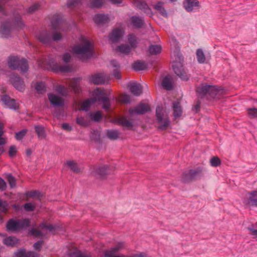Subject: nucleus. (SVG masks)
<instances>
[{
  "label": "nucleus",
  "mask_w": 257,
  "mask_h": 257,
  "mask_svg": "<svg viewBox=\"0 0 257 257\" xmlns=\"http://www.w3.org/2000/svg\"><path fill=\"white\" fill-rule=\"evenodd\" d=\"M72 51L79 59L87 60L92 55V43L88 38L81 36L78 42L72 47Z\"/></svg>",
  "instance_id": "f257e3e1"
},
{
  "label": "nucleus",
  "mask_w": 257,
  "mask_h": 257,
  "mask_svg": "<svg viewBox=\"0 0 257 257\" xmlns=\"http://www.w3.org/2000/svg\"><path fill=\"white\" fill-rule=\"evenodd\" d=\"M107 92L103 89L97 88L92 92V98L82 102L78 109L87 110L90 106L97 101H100L103 104V108L106 110L109 109L110 103L106 97Z\"/></svg>",
  "instance_id": "f03ea898"
},
{
  "label": "nucleus",
  "mask_w": 257,
  "mask_h": 257,
  "mask_svg": "<svg viewBox=\"0 0 257 257\" xmlns=\"http://www.w3.org/2000/svg\"><path fill=\"white\" fill-rule=\"evenodd\" d=\"M30 225L29 219H10L7 222L6 227L8 232H17L28 227Z\"/></svg>",
  "instance_id": "7ed1b4c3"
},
{
  "label": "nucleus",
  "mask_w": 257,
  "mask_h": 257,
  "mask_svg": "<svg viewBox=\"0 0 257 257\" xmlns=\"http://www.w3.org/2000/svg\"><path fill=\"white\" fill-rule=\"evenodd\" d=\"M126 42L127 44H121L118 46L116 50L121 53L128 54L132 50L137 47L139 40L135 34L130 33L127 36Z\"/></svg>",
  "instance_id": "20e7f679"
},
{
  "label": "nucleus",
  "mask_w": 257,
  "mask_h": 257,
  "mask_svg": "<svg viewBox=\"0 0 257 257\" xmlns=\"http://www.w3.org/2000/svg\"><path fill=\"white\" fill-rule=\"evenodd\" d=\"M8 65L10 68L13 69L20 68L22 72H25L28 69L27 61L24 59H20L16 56H12L9 58Z\"/></svg>",
  "instance_id": "39448f33"
},
{
  "label": "nucleus",
  "mask_w": 257,
  "mask_h": 257,
  "mask_svg": "<svg viewBox=\"0 0 257 257\" xmlns=\"http://www.w3.org/2000/svg\"><path fill=\"white\" fill-rule=\"evenodd\" d=\"M156 116L159 127L162 130L166 129L169 125V121L166 111L162 106L157 107Z\"/></svg>",
  "instance_id": "423d86ee"
},
{
  "label": "nucleus",
  "mask_w": 257,
  "mask_h": 257,
  "mask_svg": "<svg viewBox=\"0 0 257 257\" xmlns=\"http://www.w3.org/2000/svg\"><path fill=\"white\" fill-rule=\"evenodd\" d=\"M197 92L200 95L208 93L211 97L218 98L217 95L221 94L222 91L214 86L205 85L198 87Z\"/></svg>",
  "instance_id": "0eeeda50"
},
{
  "label": "nucleus",
  "mask_w": 257,
  "mask_h": 257,
  "mask_svg": "<svg viewBox=\"0 0 257 257\" xmlns=\"http://www.w3.org/2000/svg\"><path fill=\"white\" fill-rule=\"evenodd\" d=\"M48 98L50 103L54 106L62 107L64 104V98L54 92L48 93Z\"/></svg>",
  "instance_id": "6e6552de"
},
{
  "label": "nucleus",
  "mask_w": 257,
  "mask_h": 257,
  "mask_svg": "<svg viewBox=\"0 0 257 257\" xmlns=\"http://www.w3.org/2000/svg\"><path fill=\"white\" fill-rule=\"evenodd\" d=\"M110 80V77L104 73H99L92 75L90 81L95 84H102L108 83Z\"/></svg>",
  "instance_id": "1a4fd4ad"
},
{
  "label": "nucleus",
  "mask_w": 257,
  "mask_h": 257,
  "mask_svg": "<svg viewBox=\"0 0 257 257\" xmlns=\"http://www.w3.org/2000/svg\"><path fill=\"white\" fill-rule=\"evenodd\" d=\"M173 69L175 73L182 80H186L188 77L186 73L184 71L183 65L181 61H174L172 65Z\"/></svg>",
  "instance_id": "9d476101"
},
{
  "label": "nucleus",
  "mask_w": 257,
  "mask_h": 257,
  "mask_svg": "<svg viewBox=\"0 0 257 257\" xmlns=\"http://www.w3.org/2000/svg\"><path fill=\"white\" fill-rule=\"evenodd\" d=\"M243 203L249 206H257V191L249 192L244 199Z\"/></svg>",
  "instance_id": "9b49d317"
},
{
  "label": "nucleus",
  "mask_w": 257,
  "mask_h": 257,
  "mask_svg": "<svg viewBox=\"0 0 257 257\" xmlns=\"http://www.w3.org/2000/svg\"><path fill=\"white\" fill-rule=\"evenodd\" d=\"M14 27L10 26L9 22H6L2 24L0 27V37L2 38H8L10 36L12 30Z\"/></svg>",
  "instance_id": "f8f14e48"
},
{
  "label": "nucleus",
  "mask_w": 257,
  "mask_h": 257,
  "mask_svg": "<svg viewBox=\"0 0 257 257\" xmlns=\"http://www.w3.org/2000/svg\"><path fill=\"white\" fill-rule=\"evenodd\" d=\"M183 7L188 12H191L199 8V3L197 0H184Z\"/></svg>",
  "instance_id": "ddd939ff"
},
{
  "label": "nucleus",
  "mask_w": 257,
  "mask_h": 257,
  "mask_svg": "<svg viewBox=\"0 0 257 257\" xmlns=\"http://www.w3.org/2000/svg\"><path fill=\"white\" fill-rule=\"evenodd\" d=\"M111 19L108 15L105 14H97L93 18L94 22L98 25L107 24L110 21Z\"/></svg>",
  "instance_id": "4468645a"
},
{
  "label": "nucleus",
  "mask_w": 257,
  "mask_h": 257,
  "mask_svg": "<svg viewBox=\"0 0 257 257\" xmlns=\"http://www.w3.org/2000/svg\"><path fill=\"white\" fill-rule=\"evenodd\" d=\"M149 110L148 105L141 103L135 107L129 110V112L131 115L143 114Z\"/></svg>",
  "instance_id": "2eb2a0df"
},
{
  "label": "nucleus",
  "mask_w": 257,
  "mask_h": 257,
  "mask_svg": "<svg viewBox=\"0 0 257 257\" xmlns=\"http://www.w3.org/2000/svg\"><path fill=\"white\" fill-rule=\"evenodd\" d=\"M124 33V31L122 28H115L109 34V39L112 42L117 41L123 36Z\"/></svg>",
  "instance_id": "dca6fc26"
},
{
  "label": "nucleus",
  "mask_w": 257,
  "mask_h": 257,
  "mask_svg": "<svg viewBox=\"0 0 257 257\" xmlns=\"http://www.w3.org/2000/svg\"><path fill=\"white\" fill-rule=\"evenodd\" d=\"M11 81L14 87L19 91H23L25 89V84L23 81L18 76L12 75Z\"/></svg>",
  "instance_id": "f3484780"
},
{
  "label": "nucleus",
  "mask_w": 257,
  "mask_h": 257,
  "mask_svg": "<svg viewBox=\"0 0 257 257\" xmlns=\"http://www.w3.org/2000/svg\"><path fill=\"white\" fill-rule=\"evenodd\" d=\"M128 88L130 91L135 95L139 96L142 93V86L137 82H130L128 83Z\"/></svg>",
  "instance_id": "a211bd4d"
},
{
  "label": "nucleus",
  "mask_w": 257,
  "mask_h": 257,
  "mask_svg": "<svg viewBox=\"0 0 257 257\" xmlns=\"http://www.w3.org/2000/svg\"><path fill=\"white\" fill-rule=\"evenodd\" d=\"M16 257H38V254L33 251H26L24 248L18 249L15 252Z\"/></svg>",
  "instance_id": "6ab92c4d"
},
{
  "label": "nucleus",
  "mask_w": 257,
  "mask_h": 257,
  "mask_svg": "<svg viewBox=\"0 0 257 257\" xmlns=\"http://www.w3.org/2000/svg\"><path fill=\"white\" fill-rule=\"evenodd\" d=\"M65 166L68 167L70 170L78 173L80 172L83 168L81 166L73 160H68L65 163Z\"/></svg>",
  "instance_id": "aec40b11"
},
{
  "label": "nucleus",
  "mask_w": 257,
  "mask_h": 257,
  "mask_svg": "<svg viewBox=\"0 0 257 257\" xmlns=\"http://www.w3.org/2000/svg\"><path fill=\"white\" fill-rule=\"evenodd\" d=\"M2 101L7 107L10 109H16L18 108V104L15 102V100L11 99L7 95H3Z\"/></svg>",
  "instance_id": "412c9836"
},
{
  "label": "nucleus",
  "mask_w": 257,
  "mask_h": 257,
  "mask_svg": "<svg viewBox=\"0 0 257 257\" xmlns=\"http://www.w3.org/2000/svg\"><path fill=\"white\" fill-rule=\"evenodd\" d=\"M110 67L112 69V74L117 79H120L121 74L120 72V65L118 62L115 60L110 62Z\"/></svg>",
  "instance_id": "4be33fe9"
},
{
  "label": "nucleus",
  "mask_w": 257,
  "mask_h": 257,
  "mask_svg": "<svg viewBox=\"0 0 257 257\" xmlns=\"http://www.w3.org/2000/svg\"><path fill=\"white\" fill-rule=\"evenodd\" d=\"M123 247V243L119 242L115 246L111 247L109 250H106L104 253L105 257H114L116 255L114 254Z\"/></svg>",
  "instance_id": "5701e85b"
},
{
  "label": "nucleus",
  "mask_w": 257,
  "mask_h": 257,
  "mask_svg": "<svg viewBox=\"0 0 257 257\" xmlns=\"http://www.w3.org/2000/svg\"><path fill=\"white\" fill-rule=\"evenodd\" d=\"M134 5L139 9L143 10L147 14L150 16L152 15L151 10L148 7L146 3L137 0L135 2Z\"/></svg>",
  "instance_id": "b1692460"
},
{
  "label": "nucleus",
  "mask_w": 257,
  "mask_h": 257,
  "mask_svg": "<svg viewBox=\"0 0 257 257\" xmlns=\"http://www.w3.org/2000/svg\"><path fill=\"white\" fill-rule=\"evenodd\" d=\"M37 38L40 41L44 44L49 43L51 40L49 33L47 31L40 32L37 35Z\"/></svg>",
  "instance_id": "393cba45"
},
{
  "label": "nucleus",
  "mask_w": 257,
  "mask_h": 257,
  "mask_svg": "<svg viewBox=\"0 0 257 257\" xmlns=\"http://www.w3.org/2000/svg\"><path fill=\"white\" fill-rule=\"evenodd\" d=\"M162 86L167 90H171L173 88V80L171 76H167L164 77L162 82Z\"/></svg>",
  "instance_id": "a878e982"
},
{
  "label": "nucleus",
  "mask_w": 257,
  "mask_h": 257,
  "mask_svg": "<svg viewBox=\"0 0 257 257\" xmlns=\"http://www.w3.org/2000/svg\"><path fill=\"white\" fill-rule=\"evenodd\" d=\"M19 240L15 236H10L4 239L3 243L10 246H14L19 242Z\"/></svg>",
  "instance_id": "bb28decb"
},
{
  "label": "nucleus",
  "mask_w": 257,
  "mask_h": 257,
  "mask_svg": "<svg viewBox=\"0 0 257 257\" xmlns=\"http://www.w3.org/2000/svg\"><path fill=\"white\" fill-rule=\"evenodd\" d=\"M55 93H57L59 95L64 97L67 95L68 90L63 85H58L55 87Z\"/></svg>",
  "instance_id": "cd10ccee"
},
{
  "label": "nucleus",
  "mask_w": 257,
  "mask_h": 257,
  "mask_svg": "<svg viewBox=\"0 0 257 257\" xmlns=\"http://www.w3.org/2000/svg\"><path fill=\"white\" fill-rule=\"evenodd\" d=\"M162 51V47L159 45H151L148 49V52L151 55H157Z\"/></svg>",
  "instance_id": "c85d7f7f"
},
{
  "label": "nucleus",
  "mask_w": 257,
  "mask_h": 257,
  "mask_svg": "<svg viewBox=\"0 0 257 257\" xmlns=\"http://www.w3.org/2000/svg\"><path fill=\"white\" fill-rule=\"evenodd\" d=\"M108 169L106 165H102L95 169V174L98 175H108Z\"/></svg>",
  "instance_id": "c756f323"
},
{
  "label": "nucleus",
  "mask_w": 257,
  "mask_h": 257,
  "mask_svg": "<svg viewBox=\"0 0 257 257\" xmlns=\"http://www.w3.org/2000/svg\"><path fill=\"white\" fill-rule=\"evenodd\" d=\"M77 123L82 126H87L89 122V116L78 115L76 118Z\"/></svg>",
  "instance_id": "7c9ffc66"
},
{
  "label": "nucleus",
  "mask_w": 257,
  "mask_h": 257,
  "mask_svg": "<svg viewBox=\"0 0 257 257\" xmlns=\"http://www.w3.org/2000/svg\"><path fill=\"white\" fill-rule=\"evenodd\" d=\"M69 86L75 93H79L80 91L79 87V79H74L71 80L69 83Z\"/></svg>",
  "instance_id": "2f4dec72"
},
{
  "label": "nucleus",
  "mask_w": 257,
  "mask_h": 257,
  "mask_svg": "<svg viewBox=\"0 0 257 257\" xmlns=\"http://www.w3.org/2000/svg\"><path fill=\"white\" fill-rule=\"evenodd\" d=\"M130 21L132 25L137 28L141 27L144 24V21L141 18L136 16L132 17Z\"/></svg>",
  "instance_id": "473e14b6"
},
{
  "label": "nucleus",
  "mask_w": 257,
  "mask_h": 257,
  "mask_svg": "<svg viewBox=\"0 0 257 257\" xmlns=\"http://www.w3.org/2000/svg\"><path fill=\"white\" fill-rule=\"evenodd\" d=\"M174 115L175 117H178L182 114V109L180 105V102L177 100L173 104Z\"/></svg>",
  "instance_id": "72a5a7b5"
},
{
  "label": "nucleus",
  "mask_w": 257,
  "mask_h": 257,
  "mask_svg": "<svg viewBox=\"0 0 257 257\" xmlns=\"http://www.w3.org/2000/svg\"><path fill=\"white\" fill-rule=\"evenodd\" d=\"M35 131L38 135V137L40 139H44L46 138V133L44 127L42 125L35 126Z\"/></svg>",
  "instance_id": "f704fd0d"
},
{
  "label": "nucleus",
  "mask_w": 257,
  "mask_h": 257,
  "mask_svg": "<svg viewBox=\"0 0 257 257\" xmlns=\"http://www.w3.org/2000/svg\"><path fill=\"white\" fill-rule=\"evenodd\" d=\"M154 8L158 12H159L162 16L167 17V13L164 8L163 7V3L162 2H158L154 6Z\"/></svg>",
  "instance_id": "c9c22d12"
},
{
  "label": "nucleus",
  "mask_w": 257,
  "mask_h": 257,
  "mask_svg": "<svg viewBox=\"0 0 257 257\" xmlns=\"http://www.w3.org/2000/svg\"><path fill=\"white\" fill-rule=\"evenodd\" d=\"M117 122L122 125L123 126H125L128 128H130L133 126V122L128 120L127 119L124 117H120L117 118Z\"/></svg>",
  "instance_id": "e433bc0d"
},
{
  "label": "nucleus",
  "mask_w": 257,
  "mask_h": 257,
  "mask_svg": "<svg viewBox=\"0 0 257 257\" xmlns=\"http://www.w3.org/2000/svg\"><path fill=\"white\" fill-rule=\"evenodd\" d=\"M103 3V0H88V5L91 8H100Z\"/></svg>",
  "instance_id": "4c0bfd02"
},
{
  "label": "nucleus",
  "mask_w": 257,
  "mask_h": 257,
  "mask_svg": "<svg viewBox=\"0 0 257 257\" xmlns=\"http://www.w3.org/2000/svg\"><path fill=\"white\" fill-rule=\"evenodd\" d=\"M39 228L41 230L47 229L50 232H53L56 228V226L52 224H47L45 222H42L39 225Z\"/></svg>",
  "instance_id": "58836bf2"
},
{
  "label": "nucleus",
  "mask_w": 257,
  "mask_h": 257,
  "mask_svg": "<svg viewBox=\"0 0 257 257\" xmlns=\"http://www.w3.org/2000/svg\"><path fill=\"white\" fill-rule=\"evenodd\" d=\"M133 68L136 70H143L147 68V65L144 62L137 61L133 64Z\"/></svg>",
  "instance_id": "ea45409f"
},
{
  "label": "nucleus",
  "mask_w": 257,
  "mask_h": 257,
  "mask_svg": "<svg viewBox=\"0 0 257 257\" xmlns=\"http://www.w3.org/2000/svg\"><path fill=\"white\" fill-rule=\"evenodd\" d=\"M196 57L198 62L199 63H203L205 61V57L203 51L201 49H198L196 51Z\"/></svg>",
  "instance_id": "a19ab883"
},
{
  "label": "nucleus",
  "mask_w": 257,
  "mask_h": 257,
  "mask_svg": "<svg viewBox=\"0 0 257 257\" xmlns=\"http://www.w3.org/2000/svg\"><path fill=\"white\" fill-rule=\"evenodd\" d=\"M119 133L116 130H108L107 132V136L111 140H116L119 137Z\"/></svg>",
  "instance_id": "79ce46f5"
},
{
  "label": "nucleus",
  "mask_w": 257,
  "mask_h": 257,
  "mask_svg": "<svg viewBox=\"0 0 257 257\" xmlns=\"http://www.w3.org/2000/svg\"><path fill=\"white\" fill-rule=\"evenodd\" d=\"M102 117L101 113L100 111H96L95 112L90 113L89 114V117H90L92 120L98 121Z\"/></svg>",
  "instance_id": "37998d69"
},
{
  "label": "nucleus",
  "mask_w": 257,
  "mask_h": 257,
  "mask_svg": "<svg viewBox=\"0 0 257 257\" xmlns=\"http://www.w3.org/2000/svg\"><path fill=\"white\" fill-rule=\"evenodd\" d=\"M14 23L15 27H16L17 29L22 28V27L24 26V24L21 21L20 16L19 15H17L15 17Z\"/></svg>",
  "instance_id": "c03bdc74"
},
{
  "label": "nucleus",
  "mask_w": 257,
  "mask_h": 257,
  "mask_svg": "<svg viewBox=\"0 0 257 257\" xmlns=\"http://www.w3.org/2000/svg\"><path fill=\"white\" fill-rule=\"evenodd\" d=\"M210 165L212 167H217L221 164L220 159L217 157H213L210 160Z\"/></svg>",
  "instance_id": "a18cd8bd"
},
{
  "label": "nucleus",
  "mask_w": 257,
  "mask_h": 257,
  "mask_svg": "<svg viewBox=\"0 0 257 257\" xmlns=\"http://www.w3.org/2000/svg\"><path fill=\"white\" fill-rule=\"evenodd\" d=\"M35 89L38 92L42 93L45 91L46 85L42 82H37L35 85Z\"/></svg>",
  "instance_id": "49530a36"
},
{
  "label": "nucleus",
  "mask_w": 257,
  "mask_h": 257,
  "mask_svg": "<svg viewBox=\"0 0 257 257\" xmlns=\"http://www.w3.org/2000/svg\"><path fill=\"white\" fill-rule=\"evenodd\" d=\"M4 132H0V153H3L4 152L3 145H4L6 142L7 140L5 137H3Z\"/></svg>",
  "instance_id": "de8ad7c7"
},
{
  "label": "nucleus",
  "mask_w": 257,
  "mask_h": 257,
  "mask_svg": "<svg viewBox=\"0 0 257 257\" xmlns=\"http://www.w3.org/2000/svg\"><path fill=\"white\" fill-rule=\"evenodd\" d=\"M30 233L36 237H43L44 234L41 231L36 228H32L30 231Z\"/></svg>",
  "instance_id": "09e8293b"
},
{
  "label": "nucleus",
  "mask_w": 257,
  "mask_h": 257,
  "mask_svg": "<svg viewBox=\"0 0 257 257\" xmlns=\"http://www.w3.org/2000/svg\"><path fill=\"white\" fill-rule=\"evenodd\" d=\"M247 114L251 118H257V108H250L247 109Z\"/></svg>",
  "instance_id": "8fccbe9b"
},
{
  "label": "nucleus",
  "mask_w": 257,
  "mask_h": 257,
  "mask_svg": "<svg viewBox=\"0 0 257 257\" xmlns=\"http://www.w3.org/2000/svg\"><path fill=\"white\" fill-rule=\"evenodd\" d=\"M83 0H68L67 3V5L69 7H73L78 6L82 4Z\"/></svg>",
  "instance_id": "3c124183"
},
{
  "label": "nucleus",
  "mask_w": 257,
  "mask_h": 257,
  "mask_svg": "<svg viewBox=\"0 0 257 257\" xmlns=\"http://www.w3.org/2000/svg\"><path fill=\"white\" fill-rule=\"evenodd\" d=\"M54 69L56 71L67 72L70 70V67L68 65H65L54 68Z\"/></svg>",
  "instance_id": "603ef678"
},
{
  "label": "nucleus",
  "mask_w": 257,
  "mask_h": 257,
  "mask_svg": "<svg viewBox=\"0 0 257 257\" xmlns=\"http://www.w3.org/2000/svg\"><path fill=\"white\" fill-rule=\"evenodd\" d=\"M28 130L24 129L16 134V138L18 140H22L26 135Z\"/></svg>",
  "instance_id": "864d4df0"
},
{
  "label": "nucleus",
  "mask_w": 257,
  "mask_h": 257,
  "mask_svg": "<svg viewBox=\"0 0 257 257\" xmlns=\"http://www.w3.org/2000/svg\"><path fill=\"white\" fill-rule=\"evenodd\" d=\"M203 169L200 167H198L195 169H191L189 171V174L190 176H195V175H199L202 172Z\"/></svg>",
  "instance_id": "5fc2aeb1"
},
{
  "label": "nucleus",
  "mask_w": 257,
  "mask_h": 257,
  "mask_svg": "<svg viewBox=\"0 0 257 257\" xmlns=\"http://www.w3.org/2000/svg\"><path fill=\"white\" fill-rule=\"evenodd\" d=\"M119 101L121 103H126L130 101V97L128 94H123L119 96Z\"/></svg>",
  "instance_id": "6e6d98bb"
},
{
  "label": "nucleus",
  "mask_w": 257,
  "mask_h": 257,
  "mask_svg": "<svg viewBox=\"0 0 257 257\" xmlns=\"http://www.w3.org/2000/svg\"><path fill=\"white\" fill-rule=\"evenodd\" d=\"M35 206L32 203H27L24 205V208L27 211H32L35 209Z\"/></svg>",
  "instance_id": "4d7b16f0"
},
{
  "label": "nucleus",
  "mask_w": 257,
  "mask_h": 257,
  "mask_svg": "<svg viewBox=\"0 0 257 257\" xmlns=\"http://www.w3.org/2000/svg\"><path fill=\"white\" fill-rule=\"evenodd\" d=\"M40 5L39 4H35L31 6L28 10L29 13H33L39 9Z\"/></svg>",
  "instance_id": "13d9d810"
},
{
  "label": "nucleus",
  "mask_w": 257,
  "mask_h": 257,
  "mask_svg": "<svg viewBox=\"0 0 257 257\" xmlns=\"http://www.w3.org/2000/svg\"><path fill=\"white\" fill-rule=\"evenodd\" d=\"M43 243V240H39L33 244V247L36 250H40Z\"/></svg>",
  "instance_id": "bf43d9fd"
},
{
  "label": "nucleus",
  "mask_w": 257,
  "mask_h": 257,
  "mask_svg": "<svg viewBox=\"0 0 257 257\" xmlns=\"http://www.w3.org/2000/svg\"><path fill=\"white\" fill-rule=\"evenodd\" d=\"M17 151L16 147L14 146H11L10 148L9 154L11 157H14L16 155Z\"/></svg>",
  "instance_id": "052dcab7"
},
{
  "label": "nucleus",
  "mask_w": 257,
  "mask_h": 257,
  "mask_svg": "<svg viewBox=\"0 0 257 257\" xmlns=\"http://www.w3.org/2000/svg\"><path fill=\"white\" fill-rule=\"evenodd\" d=\"M61 38L62 35L60 33L58 32L54 33L52 36V39L54 41H58L60 40Z\"/></svg>",
  "instance_id": "680f3d73"
},
{
  "label": "nucleus",
  "mask_w": 257,
  "mask_h": 257,
  "mask_svg": "<svg viewBox=\"0 0 257 257\" xmlns=\"http://www.w3.org/2000/svg\"><path fill=\"white\" fill-rule=\"evenodd\" d=\"M38 192L35 190L27 191L25 193V195L30 197H33L36 196L38 194Z\"/></svg>",
  "instance_id": "e2e57ef3"
},
{
  "label": "nucleus",
  "mask_w": 257,
  "mask_h": 257,
  "mask_svg": "<svg viewBox=\"0 0 257 257\" xmlns=\"http://www.w3.org/2000/svg\"><path fill=\"white\" fill-rule=\"evenodd\" d=\"M9 179V182L11 188H14L16 186V178H8Z\"/></svg>",
  "instance_id": "0e129e2a"
},
{
  "label": "nucleus",
  "mask_w": 257,
  "mask_h": 257,
  "mask_svg": "<svg viewBox=\"0 0 257 257\" xmlns=\"http://www.w3.org/2000/svg\"><path fill=\"white\" fill-rule=\"evenodd\" d=\"M6 188L7 184L6 182L2 178H0V189L5 190Z\"/></svg>",
  "instance_id": "69168bd1"
},
{
  "label": "nucleus",
  "mask_w": 257,
  "mask_h": 257,
  "mask_svg": "<svg viewBox=\"0 0 257 257\" xmlns=\"http://www.w3.org/2000/svg\"><path fill=\"white\" fill-rule=\"evenodd\" d=\"M71 58V56L69 53H66L63 56V60L65 62H68Z\"/></svg>",
  "instance_id": "338daca9"
},
{
  "label": "nucleus",
  "mask_w": 257,
  "mask_h": 257,
  "mask_svg": "<svg viewBox=\"0 0 257 257\" xmlns=\"http://www.w3.org/2000/svg\"><path fill=\"white\" fill-rule=\"evenodd\" d=\"M62 127L63 129L67 131H70L72 130V127L69 125V123H64L62 124Z\"/></svg>",
  "instance_id": "774afa93"
}]
</instances>
